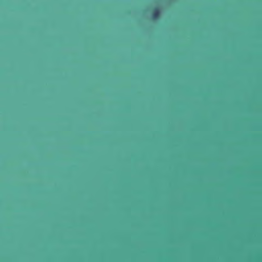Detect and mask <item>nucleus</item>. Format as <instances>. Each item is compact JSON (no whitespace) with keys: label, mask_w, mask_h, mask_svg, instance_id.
Segmentation results:
<instances>
[{"label":"nucleus","mask_w":262,"mask_h":262,"mask_svg":"<svg viewBox=\"0 0 262 262\" xmlns=\"http://www.w3.org/2000/svg\"><path fill=\"white\" fill-rule=\"evenodd\" d=\"M160 15V11L159 8H155L152 12V17L154 19H157L159 18Z\"/></svg>","instance_id":"1"}]
</instances>
